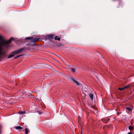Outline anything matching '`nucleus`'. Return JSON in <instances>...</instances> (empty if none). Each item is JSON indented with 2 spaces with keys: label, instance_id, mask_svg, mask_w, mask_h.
<instances>
[{
  "label": "nucleus",
  "instance_id": "9b49d317",
  "mask_svg": "<svg viewBox=\"0 0 134 134\" xmlns=\"http://www.w3.org/2000/svg\"><path fill=\"white\" fill-rule=\"evenodd\" d=\"M33 38V37H26L25 38V40H30L31 41H32V39Z\"/></svg>",
  "mask_w": 134,
  "mask_h": 134
},
{
  "label": "nucleus",
  "instance_id": "412c9836",
  "mask_svg": "<svg viewBox=\"0 0 134 134\" xmlns=\"http://www.w3.org/2000/svg\"><path fill=\"white\" fill-rule=\"evenodd\" d=\"M117 113L118 114H119V113Z\"/></svg>",
  "mask_w": 134,
  "mask_h": 134
},
{
  "label": "nucleus",
  "instance_id": "a211bd4d",
  "mask_svg": "<svg viewBox=\"0 0 134 134\" xmlns=\"http://www.w3.org/2000/svg\"><path fill=\"white\" fill-rule=\"evenodd\" d=\"M38 113L39 114H42V113L41 112L39 111H38Z\"/></svg>",
  "mask_w": 134,
  "mask_h": 134
},
{
  "label": "nucleus",
  "instance_id": "b1692460",
  "mask_svg": "<svg viewBox=\"0 0 134 134\" xmlns=\"http://www.w3.org/2000/svg\"><path fill=\"white\" fill-rule=\"evenodd\" d=\"M133 133H134V132Z\"/></svg>",
  "mask_w": 134,
  "mask_h": 134
},
{
  "label": "nucleus",
  "instance_id": "4be33fe9",
  "mask_svg": "<svg viewBox=\"0 0 134 134\" xmlns=\"http://www.w3.org/2000/svg\"><path fill=\"white\" fill-rule=\"evenodd\" d=\"M131 107H132L133 106H131Z\"/></svg>",
  "mask_w": 134,
  "mask_h": 134
},
{
  "label": "nucleus",
  "instance_id": "aec40b11",
  "mask_svg": "<svg viewBox=\"0 0 134 134\" xmlns=\"http://www.w3.org/2000/svg\"><path fill=\"white\" fill-rule=\"evenodd\" d=\"M27 45H30V44H27Z\"/></svg>",
  "mask_w": 134,
  "mask_h": 134
},
{
  "label": "nucleus",
  "instance_id": "2eb2a0df",
  "mask_svg": "<svg viewBox=\"0 0 134 134\" xmlns=\"http://www.w3.org/2000/svg\"><path fill=\"white\" fill-rule=\"evenodd\" d=\"M126 109L130 111H132V109L131 108L127 107L126 108Z\"/></svg>",
  "mask_w": 134,
  "mask_h": 134
},
{
  "label": "nucleus",
  "instance_id": "f257e3e1",
  "mask_svg": "<svg viewBox=\"0 0 134 134\" xmlns=\"http://www.w3.org/2000/svg\"><path fill=\"white\" fill-rule=\"evenodd\" d=\"M13 40L14 38L13 37H11L9 40L5 41L2 36L0 35V56L1 57L2 55H5V52L2 51L3 46L10 43Z\"/></svg>",
  "mask_w": 134,
  "mask_h": 134
},
{
  "label": "nucleus",
  "instance_id": "0eeeda50",
  "mask_svg": "<svg viewBox=\"0 0 134 134\" xmlns=\"http://www.w3.org/2000/svg\"><path fill=\"white\" fill-rule=\"evenodd\" d=\"M15 55L14 53H13V52H12V54L9 55L8 57V58H10L12 57H13Z\"/></svg>",
  "mask_w": 134,
  "mask_h": 134
},
{
  "label": "nucleus",
  "instance_id": "5701e85b",
  "mask_svg": "<svg viewBox=\"0 0 134 134\" xmlns=\"http://www.w3.org/2000/svg\"><path fill=\"white\" fill-rule=\"evenodd\" d=\"M79 122V120H78Z\"/></svg>",
  "mask_w": 134,
  "mask_h": 134
},
{
  "label": "nucleus",
  "instance_id": "9d476101",
  "mask_svg": "<svg viewBox=\"0 0 134 134\" xmlns=\"http://www.w3.org/2000/svg\"><path fill=\"white\" fill-rule=\"evenodd\" d=\"M54 39L55 40H57L59 41H60V38L58 37L57 36H55V37Z\"/></svg>",
  "mask_w": 134,
  "mask_h": 134
},
{
  "label": "nucleus",
  "instance_id": "dca6fc26",
  "mask_svg": "<svg viewBox=\"0 0 134 134\" xmlns=\"http://www.w3.org/2000/svg\"><path fill=\"white\" fill-rule=\"evenodd\" d=\"M19 113L20 114H24L25 113V111H21L19 112Z\"/></svg>",
  "mask_w": 134,
  "mask_h": 134
},
{
  "label": "nucleus",
  "instance_id": "6ab92c4d",
  "mask_svg": "<svg viewBox=\"0 0 134 134\" xmlns=\"http://www.w3.org/2000/svg\"><path fill=\"white\" fill-rule=\"evenodd\" d=\"M128 134H132L131 132H129L128 133Z\"/></svg>",
  "mask_w": 134,
  "mask_h": 134
},
{
  "label": "nucleus",
  "instance_id": "20e7f679",
  "mask_svg": "<svg viewBox=\"0 0 134 134\" xmlns=\"http://www.w3.org/2000/svg\"><path fill=\"white\" fill-rule=\"evenodd\" d=\"M54 36L53 35L51 34L46 35L45 37L46 39L50 40L53 39Z\"/></svg>",
  "mask_w": 134,
  "mask_h": 134
},
{
  "label": "nucleus",
  "instance_id": "423d86ee",
  "mask_svg": "<svg viewBox=\"0 0 134 134\" xmlns=\"http://www.w3.org/2000/svg\"><path fill=\"white\" fill-rule=\"evenodd\" d=\"M40 40V38H35L34 39L33 38L32 41H31V42H36L38 40Z\"/></svg>",
  "mask_w": 134,
  "mask_h": 134
},
{
  "label": "nucleus",
  "instance_id": "f3484780",
  "mask_svg": "<svg viewBox=\"0 0 134 134\" xmlns=\"http://www.w3.org/2000/svg\"><path fill=\"white\" fill-rule=\"evenodd\" d=\"M71 71L73 72H74L75 71V69L74 68H71Z\"/></svg>",
  "mask_w": 134,
  "mask_h": 134
},
{
  "label": "nucleus",
  "instance_id": "6e6552de",
  "mask_svg": "<svg viewBox=\"0 0 134 134\" xmlns=\"http://www.w3.org/2000/svg\"><path fill=\"white\" fill-rule=\"evenodd\" d=\"M88 95L90 97L91 99V100H93V94H92V93H90Z\"/></svg>",
  "mask_w": 134,
  "mask_h": 134
},
{
  "label": "nucleus",
  "instance_id": "ddd939ff",
  "mask_svg": "<svg viewBox=\"0 0 134 134\" xmlns=\"http://www.w3.org/2000/svg\"><path fill=\"white\" fill-rule=\"evenodd\" d=\"M25 134H27L28 133L29 131L28 130V129L27 128H25Z\"/></svg>",
  "mask_w": 134,
  "mask_h": 134
},
{
  "label": "nucleus",
  "instance_id": "4468645a",
  "mask_svg": "<svg viewBox=\"0 0 134 134\" xmlns=\"http://www.w3.org/2000/svg\"><path fill=\"white\" fill-rule=\"evenodd\" d=\"M129 129L130 130H131L133 129V127L132 126H129Z\"/></svg>",
  "mask_w": 134,
  "mask_h": 134
},
{
  "label": "nucleus",
  "instance_id": "f8f14e48",
  "mask_svg": "<svg viewBox=\"0 0 134 134\" xmlns=\"http://www.w3.org/2000/svg\"><path fill=\"white\" fill-rule=\"evenodd\" d=\"M23 55H24V54H20L19 55H17L14 57V59H16L17 58H19V57H20L22 56Z\"/></svg>",
  "mask_w": 134,
  "mask_h": 134
},
{
  "label": "nucleus",
  "instance_id": "1a4fd4ad",
  "mask_svg": "<svg viewBox=\"0 0 134 134\" xmlns=\"http://www.w3.org/2000/svg\"><path fill=\"white\" fill-rule=\"evenodd\" d=\"M15 128L16 130H21L23 129V128L20 126H18L15 127Z\"/></svg>",
  "mask_w": 134,
  "mask_h": 134
},
{
  "label": "nucleus",
  "instance_id": "7ed1b4c3",
  "mask_svg": "<svg viewBox=\"0 0 134 134\" xmlns=\"http://www.w3.org/2000/svg\"><path fill=\"white\" fill-rule=\"evenodd\" d=\"M131 86V84H130L122 88H120L119 87L118 88V89L119 90L122 91L124 89L126 88H130Z\"/></svg>",
  "mask_w": 134,
  "mask_h": 134
},
{
  "label": "nucleus",
  "instance_id": "f03ea898",
  "mask_svg": "<svg viewBox=\"0 0 134 134\" xmlns=\"http://www.w3.org/2000/svg\"><path fill=\"white\" fill-rule=\"evenodd\" d=\"M25 48V47L21 48L17 51L13 52V53H14L15 55L20 53L24 50Z\"/></svg>",
  "mask_w": 134,
  "mask_h": 134
},
{
  "label": "nucleus",
  "instance_id": "39448f33",
  "mask_svg": "<svg viewBox=\"0 0 134 134\" xmlns=\"http://www.w3.org/2000/svg\"><path fill=\"white\" fill-rule=\"evenodd\" d=\"M71 79L72 81H74V82L75 83L76 85L78 86H79L80 85L79 83L75 80V79L74 78L72 77H71Z\"/></svg>",
  "mask_w": 134,
  "mask_h": 134
}]
</instances>
